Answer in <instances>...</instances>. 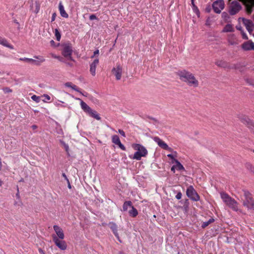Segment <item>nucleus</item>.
<instances>
[{
  "label": "nucleus",
  "instance_id": "obj_1",
  "mask_svg": "<svg viewBox=\"0 0 254 254\" xmlns=\"http://www.w3.org/2000/svg\"><path fill=\"white\" fill-rule=\"evenodd\" d=\"M179 79L185 82L190 87H196L199 85V82L194 74L186 70H181L177 72Z\"/></svg>",
  "mask_w": 254,
  "mask_h": 254
},
{
  "label": "nucleus",
  "instance_id": "obj_2",
  "mask_svg": "<svg viewBox=\"0 0 254 254\" xmlns=\"http://www.w3.org/2000/svg\"><path fill=\"white\" fill-rule=\"evenodd\" d=\"M132 148L136 150L133 156L131 158L136 160H140L142 157H145L148 154V151L144 146L140 144H133Z\"/></svg>",
  "mask_w": 254,
  "mask_h": 254
},
{
  "label": "nucleus",
  "instance_id": "obj_3",
  "mask_svg": "<svg viewBox=\"0 0 254 254\" xmlns=\"http://www.w3.org/2000/svg\"><path fill=\"white\" fill-rule=\"evenodd\" d=\"M221 198L225 204L235 211L239 210L238 203L228 194L225 192H221Z\"/></svg>",
  "mask_w": 254,
  "mask_h": 254
},
{
  "label": "nucleus",
  "instance_id": "obj_4",
  "mask_svg": "<svg viewBox=\"0 0 254 254\" xmlns=\"http://www.w3.org/2000/svg\"><path fill=\"white\" fill-rule=\"evenodd\" d=\"M241 201L244 207L248 210H254V200L250 192L247 190L244 191V195L241 197Z\"/></svg>",
  "mask_w": 254,
  "mask_h": 254
},
{
  "label": "nucleus",
  "instance_id": "obj_5",
  "mask_svg": "<svg viewBox=\"0 0 254 254\" xmlns=\"http://www.w3.org/2000/svg\"><path fill=\"white\" fill-rule=\"evenodd\" d=\"M35 59L27 58H20L19 59L20 61H23L26 63H30L33 64H35L36 65H39L41 63L44 62L45 61V59L41 56H35Z\"/></svg>",
  "mask_w": 254,
  "mask_h": 254
},
{
  "label": "nucleus",
  "instance_id": "obj_6",
  "mask_svg": "<svg viewBox=\"0 0 254 254\" xmlns=\"http://www.w3.org/2000/svg\"><path fill=\"white\" fill-rule=\"evenodd\" d=\"M72 53V49L70 45L65 44L64 45L62 54L67 60L73 61L71 57Z\"/></svg>",
  "mask_w": 254,
  "mask_h": 254
},
{
  "label": "nucleus",
  "instance_id": "obj_7",
  "mask_svg": "<svg viewBox=\"0 0 254 254\" xmlns=\"http://www.w3.org/2000/svg\"><path fill=\"white\" fill-rule=\"evenodd\" d=\"M111 72L116 79L118 80H120L123 73V67L119 64H117L112 69Z\"/></svg>",
  "mask_w": 254,
  "mask_h": 254
},
{
  "label": "nucleus",
  "instance_id": "obj_8",
  "mask_svg": "<svg viewBox=\"0 0 254 254\" xmlns=\"http://www.w3.org/2000/svg\"><path fill=\"white\" fill-rule=\"evenodd\" d=\"M53 240L55 245L61 250H65L67 248V245L65 241L63 240L59 239L55 235L52 236Z\"/></svg>",
  "mask_w": 254,
  "mask_h": 254
},
{
  "label": "nucleus",
  "instance_id": "obj_9",
  "mask_svg": "<svg viewBox=\"0 0 254 254\" xmlns=\"http://www.w3.org/2000/svg\"><path fill=\"white\" fill-rule=\"evenodd\" d=\"M212 7L215 12L219 13L224 7V2L223 0H218L213 2Z\"/></svg>",
  "mask_w": 254,
  "mask_h": 254
},
{
  "label": "nucleus",
  "instance_id": "obj_10",
  "mask_svg": "<svg viewBox=\"0 0 254 254\" xmlns=\"http://www.w3.org/2000/svg\"><path fill=\"white\" fill-rule=\"evenodd\" d=\"M187 194L189 197L194 201H197L199 199V195L192 186L189 187L187 189Z\"/></svg>",
  "mask_w": 254,
  "mask_h": 254
},
{
  "label": "nucleus",
  "instance_id": "obj_11",
  "mask_svg": "<svg viewBox=\"0 0 254 254\" xmlns=\"http://www.w3.org/2000/svg\"><path fill=\"white\" fill-rule=\"evenodd\" d=\"M153 140L162 148L169 151H173L172 148L169 147L168 145L164 141H163L158 137H154L153 138Z\"/></svg>",
  "mask_w": 254,
  "mask_h": 254
},
{
  "label": "nucleus",
  "instance_id": "obj_12",
  "mask_svg": "<svg viewBox=\"0 0 254 254\" xmlns=\"http://www.w3.org/2000/svg\"><path fill=\"white\" fill-rule=\"evenodd\" d=\"M241 8L240 3L237 1H233L230 6V13L231 15H234Z\"/></svg>",
  "mask_w": 254,
  "mask_h": 254
},
{
  "label": "nucleus",
  "instance_id": "obj_13",
  "mask_svg": "<svg viewBox=\"0 0 254 254\" xmlns=\"http://www.w3.org/2000/svg\"><path fill=\"white\" fill-rule=\"evenodd\" d=\"M53 228L56 233V235H55L58 237L59 239L63 240L64 238V235L63 229L58 225H54Z\"/></svg>",
  "mask_w": 254,
  "mask_h": 254
},
{
  "label": "nucleus",
  "instance_id": "obj_14",
  "mask_svg": "<svg viewBox=\"0 0 254 254\" xmlns=\"http://www.w3.org/2000/svg\"><path fill=\"white\" fill-rule=\"evenodd\" d=\"M242 21L249 33H252L254 30V24L250 20L245 18H242Z\"/></svg>",
  "mask_w": 254,
  "mask_h": 254
},
{
  "label": "nucleus",
  "instance_id": "obj_15",
  "mask_svg": "<svg viewBox=\"0 0 254 254\" xmlns=\"http://www.w3.org/2000/svg\"><path fill=\"white\" fill-rule=\"evenodd\" d=\"M112 142L117 145L122 150H126L125 146L121 143L119 137L117 135H114L112 137Z\"/></svg>",
  "mask_w": 254,
  "mask_h": 254
},
{
  "label": "nucleus",
  "instance_id": "obj_16",
  "mask_svg": "<svg viewBox=\"0 0 254 254\" xmlns=\"http://www.w3.org/2000/svg\"><path fill=\"white\" fill-rule=\"evenodd\" d=\"M99 64V60L96 59L90 64V72L93 76L96 75V68Z\"/></svg>",
  "mask_w": 254,
  "mask_h": 254
},
{
  "label": "nucleus",
  "instance_id": "obj_17",
  "mask_svg": "<svg viewBox=\"0 0 254 254\" xmlns=\"http://www.w3.org/2000/svg\"><path fill=\"white\" fill-rule=\"evenodd\" d=\"M242 48L245 51L254 50V43L251 41L243 43Z\"/></svg>",
  "mask_w": 254,
  "mask_h": 254
},
{
  "label": "nucleus",
  "instance_id": "obj_18",
  "mask_svg": "<svg viewBox=\"0 0 254 254\" xmlns=\"http://www.w3.org/2000/svg\"><path fill=\"white\" fill-rule=\"evenodd\" d=\"M0 44L2 45L3 46H4L5 47H7L8 48H9L10 49H14V47L9 43V42L7 41V40L1 37L0 36Z\"/></svg>",
  "mask_w": 254,
  "mask_h": 254
},
{
  "label": "nucleus",
  "instance_id": "obj_19",
  "mask_svg": "<svg viewBox=\"0 0 254 254\" xmlns=\"http://www.w3.org/2000/svg\"><path fill=\"white\" fill-rule=\"evenodd\" d=\"M78 100L80 101V106L82 109L86 113H88L89 111H90L91 108L87 105V104L81 100L80 99L78 98Z\"/></svg>",
  "mask_w": 254,
  "mask_h": 254
},
{
  "label": "nucleus",
  "instance_id": "obj_20",
  "mask_svg": "<svg viewBox=\"0 0 254 254\" xmlns=\"http://www.w3.org/2000/svg\"><path fill=\"white\" fill-rule=\"evenodd\" d=\"M59 11L62 17L64 18H67L68 17V15L65 11L64 5L62 4V3L61 2L59 3Z\"/></svg>",
  "mask_w": 254,
  "mask_h": 254
},
{
  "label": "nucleus",
  "instance_id": "obj_21",
  "mask_svg": "<svg viewBox=\"0 0 254 254\" xmlns=\"http://www.w3.org/2000/svg\"><path fill=\"white\" fill-rule=\"evenodd\" d=\"M172 152L171 154H169L167 155V156L172 160V163H174L175 162L176 160H177L176 158L177 157L178 153L176 151H171Z\"/></svg>",
  "mask_w": 254,
  "mask_h": 254
},
{
  "label": "nucleus",
  "instance_id": "obj_22",
  "mask_svg": "<svg viewBox=\"0 0 254 254\" xmlns=\"http://www.w3.org/2000/svg\"><path fill=\"white\" fill-rule=\"evenodd\" d=\"M110 225H111L110 228L112 230L114 234H115L116 237L117 238V239L119 240H120L119 234L117 233V226L116 224L114 223H110Z\"/></svg>",
  "mask_w": 254,
  "mask_h": 254
},
{
  "label": "nucleus",
  "instance_id": "obj_23",
  "mask_svg": "<svg viewBox=\"0 0 254 254\" xmlns=\"http://www.w3.org/2000/svg\"><path fill=\"white\" fill-rule=\"evenodd\" d=\"M130 209L128 210L129 215L133 217H136L138 215V211L137 209L133 206Z\"/></svg>",
  "mask_w": 254,
  "mask_h": 254
},
{
  "label": "nucleus",
  "instance_id": "obj_24",
  "mask_svg": "<svg viewBox=\"0 0 254 254\" xmlns=\"http://www.w3.org/2000/svg\"><path fill=\"white\" fill-rule=\"evenodd\" d=\"M91 117L96 119L97 120H100L101 118L99 115L95 111L91 109L90 111L88 113Z\"/></svg>",
  "mask_w": 254,
  "mask_h": 254
},
{
  "label": "nucleus",
  "instance_id": "obj_25",
  "mask_svg": "<svg viewBox=\"0 0 254 254\" xmlns=\"http://www.w3.org/2000/svg\"><path fill=\"white\" fill-rule=\"evenodd\" d=\"M132 204L130 201H125L123 204V210L127 211L129 208L132 207Z\"/></svg>",
  "mask_w": 254,
  "mask_h": 254
},
{
  "label": "nucleus",
  "instance_id": "obj_26",
  "mask_svg": "<svg viewBox=\"0 0 254 254\" xmlns=\"http://www.w3.org/2000/svg\"><path fill=\"white\" fill-rule=\"evenodd\" d=\"M175 163L176 165H174V166L176 170L180 171L185 170L184 167L178 160H176Z\"/></svg>",
  "mask_w": 254,
  "mask_h": 254
},
{
  "label": "nucleus",
  "instance_id": "obj_27",
  "mask_svg": "<svg viewBox=\"0 0 254 254\" xmlns=\"http://www.w3.org/2000/svg\"><path fill=\"white\" fill-rule=\"evenodd\" d=\"M234 30V28L232 25L231 24H227L224 28L223 30V32H232Z\"/></svg>",
  "mask_w": 254,
  "mask_h": 254
},
{
  "label": "nucleus",
  "instance_id": "obj_28",
  "mask_svg": "<svg viewBox=\"0 0 254 254\" xmlns=\"http://www.w3.org/2000/svg\"><path fill=\"white\" fill-rule=\"evenodd\" d=\"M65 86L67 87H70L76 91H78V92L79 91L76 85L72 84L71 82L65 83Z\"/></svg>",
  "mask_w": 254,
  "mask_h": 254
},
{
  "label": "nucleus",
  "instance_id": "obj_29",
  "mask_svg": "<svg viewBox=\"0 0 254 254\" xmlns=\"http://www.w3.org/2000/svg\"><path fill=\"white\" fill-rule=\"evenodd\" d=\"M191 6L193 12L197 15V17L200 16V12L197 7L195 5L194 3H191Z\"/></svg>",
  "mask_w": 254,
  "mask_h": 254
},
{
  "label": "nucleus",
  "instance_id": "obj_30",
  "mask_svg": "<svg viewBox=\"0 0 254 254\" xmlns=\"http://www.w3.org/2000/svg\"><path fill=\"white\" fill-rule=\"evenodd\" d=\"M55 35L56 39L58 41H59L61 39V34L57 29H56L55 30Z\"/></svg>",
  "mask_w": 254,
  "mask_h": 254
},
{
  "label": "nucleus",
  "instance_id": "obj_31",
  "mask_svg": "<svg viewBox=\"0 0 254 254\" xmlns=\"http://www.w3.org/2000/svg\"><path fill=\"white\" fill-rule=\"evenodd\" d=\"M213 221H214L213 219H212V218L210 219L208 221L203 222L202 226L203 227H205L207 226L209 224L213 222Z\"/></svg>",
  "mask_w": 254,
  "mask_h": 254
},
{
  "label": "nucleus",
  "instance_id": "obj_32",
  "mask_svg": "<svg viewBox=\"0 0 254 254\" xmlns=\"http://www.w3.org/2000/svg\"><path fill=\"white\" fill-rule=\"evenodd\" d=\"M31 99L37 103H39L40 101V98L35 95H33L31 97Z\"/></svg>",
  "mask_w": 254,
  "mask_h": 254
},
{
  "label": "nucleus",
  "instance_id": "obj_33",
  "mask_svg": "<svg viewBox=\"0 0 254 254\" xmlns=\"http://www.w3.org/2000/svg\"><path fill=\"white\" fill-rule=\"evenodd\" d=\"M247 168L250 171H251L252 173H253L254 174V166H253L251 164H248L247 165Z\"/></svg>",
  "mask_w": 254,
  "mask_h": 254
},
{
  "label": "nucleus",
  "instance_id": "obj_34",
  "mask_svg": "<svg viewBox=\"0 0 254 254\" xmlns=\"http://www.w3.org/2000/svg\"><path fill=\"white\" fill-rule=\"evenodd\" d=\"M2 90L5 93H11L12 91V90L9 87H4L2 89Z\"/></svg>",
  "mask_w": 254,
  "mask_h": 254
},
{
  "label": "nucleus",
  "instance_id": "obj_35",
  "mask_svg": "<svg viewBox=\"0 0 254 254\" xmlns=\"http://www.w3.org/2000/svg\"><path fill=\"white\" fill-rule=\"evenodd\" d=\"M43 97H44V98H45V100H43V101L44 102H46V100L49 101V100H50V99H51V97H50V96H49V95H47V94H44V95H43Z\"/></svg>",
  "mask_w": 254,
  "mask_h": 254
},
{
  "label": "nucleus",
  "instance_id": "obj_36",
  "mask_svg": "<svg viewBox=\"0 0 254 254\" xmlns=\"http://www.w3.org/2000/svg\"><path fill=\"white\" fill-rule=\"evenodd\" d=\"M52 56L53 58H54L55 59H57L59 60L60 61H61V62L63 61V58L62 57H61L60 56H57L54 54H52Z\"/></svg>",
  "mask_w": 254,
  "mask_h": 254
},
{
  "label": "nucleus",
  "instance_id": "obj_37",
  "mask_svg": "<svg viewBox=\"0 0 254 254\" xmlns=\"http://www.w3.org/2000/svg\"><path fill=\"white\" fill-rule=\"evenodd\" d=\"M182 193L181 192H178L177 195H176V198L177 199H180L181 198H182Z\"/></svg>",
  "mask_w": 254,
  "mask_h": 254
},
{
  "label": "nucleus",
  "instance_id": "obj_38",
  "mask_svg": "<svg viewBox=\"0 0 254 254\" xmlns=\"http://www.w3.org/2000/svg\"><path fill=\"white\" fill-rule=\"evenodd\" d=\"M89 19L91 20L97 19V17L94 14H92V15H90Z\"/></svg>",
  "mask_w": 254,
  "mask_h": 254
},
{
  "label": "nucleus",
  "instance_id": "obj_39",
  "mask_svg": "<svg viewBox=\"0 0 254 254\" xmlns=\"http://www.w3.org/2000/svg\"><path fill=\"white\" fill-rule=\"evenodd\" d=\"M118 132L119 133H120L124 137H125L126 136V134H125V132L122 130V129H119L118 130Z\"/></svg>",
  "mask_w": 254,
  "mask_h": 254
},
{
  "label": "nucleus",
  "instance_id": "obj_40",
  "mask_svg": "<svg viewBox=\"0 0 254 254\" xmlns=\"http://www.w3.org/2000/svg\"><path fill=\"white\" fill-rule=\"evenodd\" d=\"M99 51L98 50H96L95 51H94V55H93V56H92L91 57V58H93L96 55H99Z\"/></svg>",
  "mask_w": 254,
  "mask_h": 254
},
{
  "label": "nucleus",
  "instance_id": "obj_41",
  "mask_svg": "<svg viewBox=\"0 0 254 254\" xmlns=\"http://www.w3.org/2000/svg\"><path fill=\"white\" fill-rule=\"evenodd\" d=\"M39 9H40V6L39 5L37 4L36 5V10H35V13H37L39 11Z\"/></svg>",
  "mask_w": 254,
  "mask_h": 254
},
{
  "label": "nucleus",
  "instance_id": "obj_42",
  "mask_svg": "<svg viewBox=\"0 0 254 254\" xmlns=\"http://www.w3.org/2000/svg\"><path fill=\"white\" fill-rule=\"evenodd\" d=\"M229 42L231 45L236 44L237 43L234 41H231L230 39H229Z\"/></svg>",
  "mask_w": 254,
  "mask_h": 254
},
{
  "label": "nucleus",
  "instance_id": "obj_43",
  "mask_svg": "<svg viewBox=\"0 0 254 254\" xmlns=\"http://www.w3.org/2000/svg\"><path fill=\"white\" fill-rule=\"evenodd\" d=\"M171 171H172V172H173L174 173H175V170H176V168H175V166L173 165V166L171 167Z\"/></svg>",
  "mask_w": 254,
  "mask_h": 254
},
{
  "label": "nucleus",
  "instance_id": "obj_44",
  "mask_svg": "<svg viewBox=\"0 0 254 254\" xmlns=\"http://www.w3.org/2000/svg\"><path fill=\"white\" fill-rule=\"evenodd\" d=\"M39 252L41 254H45L44 252L41 249H39Z\"/></svg>",
  "mask_w": 254,
  "mask_h": 254
},
{
  "label": "nucleus",
  "instance_id": "obj_45",
  "mask_svg": "<svg viewBox=\"0 0 254 254\" xmlns=\"http://www.w3.org/2000/svg\"><path fill=\"white\" fill-rule=\"evenodd\" d=\"M62 175H63V177L68 182V179H67L66 175L64 173H63Z\"/></svg>",
  "mask_w": 254,
  "mask_h": 254
},
{
  "label": "nucleus",
  "instance_id": "obj_46",
  "mask_svg": "<svg viewBox=\"0 0 254 254\" xmlns=\"http://www.w3.org/2000/svg\"><path fill=\"white\" fill-rule=\"evenodd\" d=\"M55 17H56V13H54L53 14V16H52V21H54L55 19Z\"/></svg>",
  "mask_w": 254,
  "mask_h": 254
},
{
  "label": "nucleus",
  "instance_id": "obj_47",
  "mask_svg": "<svg viewBox=\"0 0 254 254\" xmlns=\"http://www.w3.org/2000/svg\"><path fill=\"white\" fill-rule=\"evenodd\" d=\"M64 147L65 149V150L67 152L68 150V146L67 144H64Z\"/></svg>",
  "mask_w": 254,
  "mask_h": 254
},
{
  "label": "nucleus",
  "instance_id": "obj_48",
  "mask_svg": "<svg viewBox=\"0 0 254 254\" xmlns=\"http://www.w3.org/2000/svg\"><path fill=\"white\" fill-rule=\"evenodd\" d=\"M50 43H51V44L52 45H54V44H55V42H54L53 40H51V41H50Z\"/></svg>",
  "mask_w": 254,
  "mask_h": 254
},
{
  "label": "nucleus",
  "instance_id": "obj_49",
  "mask_svg": "<svg viewBox=\"0 0 254 254\" xmlns=\"http://www.w3.org/2000/svg\"><path fill=\"white\" fill-rule=\"evenodd\" d=\"M32 128H33V129H35V128H37V127H36V126H35V125H33V126H32Z\"/></svg>",
  "mask_w": 254,
  "mask_h": 254
},
{
  "label": "nucleus",
  "instance_id": "obj_50",
  "mask_svg": "<svg viewBox=\"0 0 254 254\" xmlns=\"http://www.w3.org/2000/svg\"><path fill=\"white\" fill-rule=\"evenodd\" d=\"M243 38H245V39H247V37H246V36L245 35V34H243Z\"/></svg>",
  "mask_w": 254,
  "mask_h": 254
},
{
  "label": "nucleus",
  "instance_id": "obj_51",
  "mask_svg": "<svg viewBox=\"0 0 254 254\" xmlns=\"http://www.w3.org/2000/svg\"><path fill=\"white\" fill-rule=\"evenodd\" d=\"M55 104L57 106H59L60 105V104L59 103H56Z\"/></svg>",
  "mask_w": 254,
  "mask_h": 254
},
{
  "label": "nucleus",
  "instance_id": "obj_52",
  "mask_svg": "<svg viewBox=\"0 0 254 254\" xmlns=\"http://www.w3.org/2000/svg\"><path fill=\"white\" fill-rule=\"evenodd\" d=\"M191 3H194V0H191Z\"/></svg>",
  "mask_w": 254,
  "mask_h": 254
},
{
  "label": "nucleus",
  "instance_id": "obj_53",
  "mask_svg": "<svg viewBox=\"0 0 254 254\" xmlns=\"http://www.w3.org/2000/svg\"><path fill=\"white\" fill-rule=\"evenodd\" d=\"M2 185V182L1 181V180H0V186H1Z\"/></svg>",
  "mask_w": 254,
  "mask_h": 254
}]
</instances>
